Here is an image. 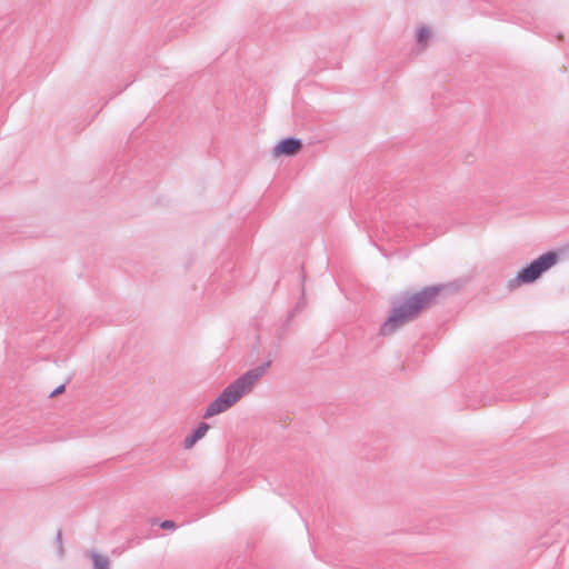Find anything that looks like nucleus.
Masks as SVG:
<instances>
[{
  "instance_id": "1",
  "label": "nucleus",
  "mask_w": 569,
  "mask_h": 569,
  "mask_svg": "<svg viewBox=\"0 0 569 569\" xmlns=\"http://www.w3.org/2000/svg\"><path fill=\"white\" fill-rule=\"evenodd\" d=\"M446 288V284H432L416 292H403L393 303L389 317L379 329V333L381 336L392 335L405 323L416 319L421 311L438 302V297Z\"/></svg>"
},
{
  "instance_id": "2",
  "label": "nucleus",
  "mask_w": 569,
  "mask_h": 569,
  "mask_svg": "<svg viewBox=\"0 0 569 569\" xmlns=\"http://www.w3.org/2000/svg\"><path fill=\"white\" fill-rule=\"evenodd\" d=\"M270 366L271 360H267L239 376L207 407L203 418H210L232 407L266 375Z\"/></svg>"
},
{
  "instance_id": "3",
  "label": "nucleus",
  "mask_w": 569,
  "mask_h": 569,
  "mask_svg": "<svg viewBox=\"0 0 569 569\" xmlns=\"http://www.w3.org/2000/svg\"><path fill=\"white\" fill-rule=\"evenodd\" d=\"M558 258V253L555 251H548L539 256L537 259L526 264L513 279L508 281V288L513 290L520 284H529L537 281L543 272L557 263Z\"/></svg>"
},
{
  "instance_id": "4",
  "label": "nucleus",
  "mask_w": 569,
  "mask_h": 569,
  "mask_svg": "<svg viewBox=\"0 0 569 569\" xmlns=\"http://www.w3.org/2000/svg\"><path fill=\"white\" fill-rule=\"evenodd\" d=\"M209 425L207 422H200L198 427L184 438L183 447L184 449L192 448L198 440H200L209 430Z\"/></svg>"
},
{
  "instance_id": "5",
  "label": "nucleus",
  "mask_w": 569,
  "mask_h": 569,
  "mask_svg": "<svg viewBox=\"0 0 569 569\" xmlns=\"http://www.w3.org/2000/svg\"><path fill=\"white\" fill-rule=\"evenodd\" d=\"M303 144H274L272 149V157L279 156L292 157L300 152Z\"/></svg>"
},
{
  "instance_id": "6",
  "label": "nucleus",
  "mask_w": 569,
  "mask_h": 569,
  "mask_svg": "<svg viewBox=\"0 0 569 569\" xmlns=\"http://www.w3.org/2000/svg\"><path fill=\"white\" fill-rule=\"evenodd\" d=\"M91 559L93 562V569H109L110 561L107 556L91 551Z\"/></svg>"
},
{
  "instance_id": "7",
  "label": "nucleus",
  "mask_w": 569,
  "mask_h": 569,
  "mask_svg": "<svg viewBox=\"0 0 569 569\" xmlns=\"http://www.w3.org/2000/svg\"><path fill=\"white\" fill-rule=\"evenodd\" d=\"M54 541H56L57 552H58L59 557H63L64 548H63V543H62V530L61 529H59L57 531Z\"/></svg>"
},
{
  "instance_id": "8",
  "label": "nucleus",
  "mask_w": 569,
  "mask_h": 569,
  "mask_svg": "<svg viewBox=\"0 0 569 569\" xmlns=\"http://www.w3.org/2000/svg\"><path fill=\"white\" fill-rule=\"evenodd\" d=\"M429 38V31L425 28L420 29L417 33V39L419 42H426Z\"/></svg>"
},
{
  "instance_id": "9",
  "label": "nucleus",
  "mask_w": 569,
  "mask_h": 569,
  "mask_svg": "<svg viewBox=\"0 0 569 569\" xmlns=\"http://www.w3.org/2000/svg\"><path fill=\"white\" fill-rule=\"evenodd\" d=\"M176 527L177 526L172 520H163L160 523V528L166 529V530L176 529Z\"/></svg>"
},
{
  "instance_id": "10",
  "label": "nucleus",
  "mask_w": 569,
  "mask_h": 569,
  "mask_svg": "<svg viewBox=\"0 0 569 569\" xmlns=\"http://www.w3.org/2000/svg\"><path fill=\"white\" fill-rule=\"evenodd\" d=\"M64 389H66L64 383L58 386L53 391L50 392V397H56V396L62 393L64 391Z\"/></svg>"
},
{
  "instance_id": "11",
  "label": "nucleus",
  "mask_w": 569,
  "mask_h": 569,
  "mask_svg": "<svg viewBox=\"0 0 569 569\" xmlns=\"http://www.w3.org/2000/svg\"><path fill=\"white\" fill-rule=\"evenodd\" d=\"M281 142H289V143H292V142H300L299 140H296V139H284L282 140Z\"/></svg>"
}]
</instances>
